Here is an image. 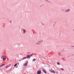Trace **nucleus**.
Returning a JSON list of instances; mask_svg holds the SVG:
<instances>
[{"label": "nucleus", "mask_w": 74, "mask_h": 74, "mask_svg": "<svg viewBox=\"0 0 74 74\" xmlns=\"http://www.w3.org/2000/svg\"><path fill=\"white\" fill-rule=\"evenodd\" d=\"M44 73H45V74H47V72H46V70H45L43 69H42Z\"/></svg>", "instance_id": "obj_4"}, {"label": "nucleus", "mask_w": 74, "mask_h": 74, "mask_svg": "<svg viewBox=\"0 0 74 74\" xmlns=\"http://www.w3.org/2000/svg\"><path fill=\"white\" fill-rule=\"evenodd\" d=\"M70 11V10L69 9H68V10H66V11H65V12H68V11Z\"/></svg>", "instance_id": "obj_5"}, {"label": "nucleus", "mask_w": 74, "mask_h": 74, "mask_svg": "<svg viewBox=\"0 0 74 74\" xmlns=\"http://www.w3.org/2000/svg\"><path fill=\"white\" fill-rule=\"evenodd\" d=\"M18 64H19V63H18Z\"/></svg>", "instance_id": "obj_23"}, {"label": "nucleus", "mask_w": 74, "mask_h": 74, "mask_svg": "<svg viewBox=\"0 0 74 74\" xmlns=\"http://www.w3.org/2000/svg\"><path fill=\"white\" fill-rule=\"evenodd\" d=\"M8 66H7L5 67V68L7 69V68H8Z\"/></svg>", "instance_id": "obj_17"}, {"label": "nucleus", "mask_w": 74, "mask_h": 74, "mask_svg": "<svg viewBox=\"0 0 74 74\" xmlns=\"http://www.w3.org/2000/svg\"><path fill=\"white\" fill-rule=\"evenodd\" d=\"M23 31L24 33H25L26 32V30H25V29H23Z\"/></svg>", "instance_id": "obj_8"}, {"label": "nucleus", "mask_w": 74, "mask_h": 74, "mask_svg": "<svg viewBox=\"0 0 74 74\" xmlns=\"http://www.w3.org/2000/svg\"><path fill=\"white\" fill-rule=\"evenodd\" d=\"M71 47H74V46H71Z\"/></svg>", "instance_id": "obj_20"}, {"label": "nucleus", "mask_w": 74, "mask_h": 74, "mask_svg": "<svg viewBox=\"0 0 74 74\" xmlns=\"http://www.w3.org/2000/svg\"><path fill=\"white\" fill-rule=\"evenodd\" d=\"M30 57H31V56H30L28 54L27 55V59H30Z\"/></svg>", "instance_id": "obj_3"}, {"label": "nucleus", "mask_w": 74, "mask_h": 74, "mask_svg": "<svg viewBox=\"0 0 74 74\" xmlns=\"http://www.w3.org/2000/svg\"><path fill=\"white\" fill-rule=\"evenodd\" d=\"M27 63H28V61H27L24 64L23 66L25 67V66H27Z\"/></svg>", "instance_id": "obj_2"}, {"label": "nucleus", "mask_w": 74, "mask_h": 74, "mask_svg": "<svg viewBox=\"0 0 74 74\" xmlns=\"http://www.w3.org/2000/svg\"><path fill=\"white\" fill-rule=\"evenodd\" d=\"M51 72L52 73H55V72L53 70V71H51Z\"/></svg>", "instance_id": "obj_7"}, {"label": "nucleus", "mask_w": 74, "mask_h": 74, "mask_svg": "<svg viewBox=\"0 0 74 74\" xmlns=\"http://www.w3.org/2000/svg\"><path fill=\"white\" fill-rule=\"evenodd\" d=\"M29 55H30V56H33V54H30Z\"/></svg>", "instance_id": "obj_16"}, {"label": "nucleus", "mask_w": 74, "mask_h": 74, "mask_svg": "<svg viewBox=\"0 0 74 74\" xmlns=\"http://www.w3.org/2000/svg\"><path fill=\"white\" fill-rule=\"evenodd\" d=\"M49 71H50V72H51V71H52V69H49Z\"/></svg>", "instance_id": "obj_13"}, {"label": "nucleus", "mask_w": 74, "mask_h": 74, "mask_svg": "<svg viewBox=\"0 0 74 74\" xmlns=\"http://www.w3.org/2000/svg\"><path fill=\"white\" fill-rule=\"evenodd\" d=\"M36 59L34 58L33 59V61L34 62V61H36Z\"/></svg>", "instance_id": "obj_9"}, {"label": "nucleus", "mask_w": 74, "mask_h": 74, "mask_svg": "<svg viewBox=\"0 0 74 74\" xmlns=\"http://www.w3.org/2000/svg\"><path fill=\"white\" fill-rule=\"evenodd\" d=\"M17 64H15L14 65V67H16V66H17Z\"/></svg>", "instance_id": "obj_10"}, {"label": "nucleus", "mask_w": 74, "mask_h": 74, "mask_svg": "<svg viewBox=\"0 0 74 74\" xmlns=\"http://www.w3.org/2000/svg\"><path fill=\"white\" fill-rule=\"evenodd\" d=\"M18 66H17L16 67V68H18Z\"/></svg>", "instance_id": "obj_19"}, {"label": "nucleus", "mask_w": 74, "mask_h": 74, "mask_svg": "<svg viewBox=\"0 0 74 74\" xmlns=\"http://www.w3.org/2000/svg\"><path fill=\"white\" fill-rule=\"evenodd\" d=\"M11 21H10V22L11 23Z\"/></svg>", "instance_id": "obj_22"}, {"label": "nucleus", "mask_w": 74, "mask_h": 74, "mask_svg": "<svg viewBox=\"0 0 74 74\" xmlns=\"http://www.w3.org/2000/svg\"><path fill=\"white\" fill-rule=\"evenodd\" d=\"M26 58H27L26 57H23V59H26Z\"/></svg>", "instance_id": "obj_11"}, {"label": "nucleus", "mask_w": 74, "mask_h": 74, "mask_svg": "<svg viewBox=\"0 0 74 74\" xmlns=\"http://www.w3.org/2000/svg\"><path fill=\"white\" fill-rule=\"evenodd\" d=\"M2 58L3 60H5V59H6V58H5L4 57V58Z\"/></svg>", "instance_id": "obj_12"}, {"label": "nucleus", "mask_w": 74, "mask_h": 74, "mask_svg": "<svg viewBox=\"0 0 74 74\" xmlns=\"http://www.w3.org/2000/svg\"><path fill=\"white\" fill-rule=\"evenodd\" d=\"M57 63L58 65H60V63H59V62H57Z\"/></svg>", "instance_id": "obj_14"}, {"label": "nucleus", "mask_w": 74, "mask_h": 74, "mask_svg": "<svg viewBox=\"0 0 74 74\" xmlns=\"http://www.w3.org/2000/svg\"><path fill=\"white\" fill-rule=\"evenodd\" d=\"M46 1H48V0H47Z\"/></svg>", "instance_id": "obj_21"}, {"label": "nucleus", "mask_w": 74, "mask_h": 74, "mask_svg": "<svg viewBox=\"0 0 74 74\" xmlns=\"http://www.w3.org/2000/svg\"><path fill=\"white\" fill-rule=\"evenodd\" d=\"M4 56H1V59H3V58H4Z\"/></svg>", "instance_id": "obj_15"}, {"label": "nucleus", "mask_w": 74, "mask_h": 74, "mask_svg": "<svg viewBox=\"0 0 74 74\" xmlns=\"http://www.w3.org/2000/svg\"><path fill=\"white\" fill-rule=\"evenodd\" d=\"M61 70H64V69L62 68H61Z\"/></svg>", "instance_id": "obj_18"}, {"label": "nucleus", "mask_w": 74, "mask_h": 74, "mask_svg": "<svg viewBox=\"0 0 74 74\" xmlns=\"http://www.w3.org/2000/svg\"><path fill=\"white\" fill-rule=\"evenodd\" d=\"M4 65H5L4 64H3L1 65L0 66V67H1L2 66H4Z\"/></svg>", "instance_id": "obj_6"}, {"label": "nucleus", "mask_w": 74, "mask_h": 74, "mask_svg": "<svg viewBox=\"0 0 74 74\" xmlns=\"http://www.w3.org/2000/svg\"><path fill=\"white\" fill-rule=\"evenodd\" d=\"M43 42V40H41L40 41H38L36 43V45H38L40 44H41L42 43V42Z\"/></svg>", "instance_id": "obj_1"}]
</instances>
